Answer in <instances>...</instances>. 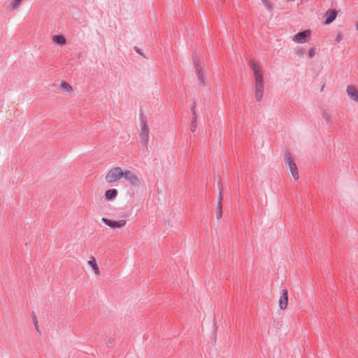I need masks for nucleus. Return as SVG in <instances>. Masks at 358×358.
<instances>
[{"instance_id": "1", "label": "nucleus", "mask_w": 358, "mask_h": 358, "mask_svg": "<svg viewBox=\"0 0 358 358\" xmlns=\"http://www.w3.org/2000/svg\"><path fill=\"white\" fill-rule=\"evenodd\" d=\"M254 78H255V96L257 101L262 100L264 96V78L263 71L260 65L257 63L252 62L250 64Z\"/></svg>"}, {"instance_id": "2", "label": "nucleus", "mask_w": 358, "mask_h": 358, "mask_svg": "<svg viewBox=\"0 0 358 358\" xmlns=\"http://www.w3.org/2000/svg\"><path fill=\"white\" fill-rule=\"evenodd\" d=\"M284 159L285 166L290 171L293 179L297 181L299 178V171L294 158L290 153L287 152L285 155Z\"/></svg>"}, {"instance_id": "3", "label": "nucleus", "mask_w": 358, "mask_h": 358, "mask_svg": "<svg viewBox=\"0 0 358 358\" xmlns=\"http://www.w3.org/2000/svg\"><path fill=\"white\" fill-rule=\"evenodd\" d=\"M124 170L119 166H115L110 169L105 176V180L108 183H113L121 178L123 176Z\"/></svg>"}, {"instance_id": "4", "label": "nucleus", "mask_w": 358, "mask_h": 358, "mask_svg": "<svg viewBox=\"0 0 358 358\" xmlns=\"http://www.w3.org/2000/svg\"><path fill=\"white\" fill-rule=\"evenodd\" d=\"M122 178L134 187H139L142 184V179L141 177L134 171L129 169L124 170Z\"/></svg>"}, {"instance_id": "5", "label": "nucleus", "mask_w": 358, "mask_h": 358, "mask_svg": "<svg viewBox=\"0 0 358 358\" xmlns=\"http://www.w3.org/2000/svg\"><path fill=\"white\" fill-rule=\"evenodd\" d=\"M194 68L199 85L205 86L208 83V78L203 63L194 61Z\"/></svg>"}, {"instance_id": "6", "label": "nucleus", "mask_w": 358, "mask_h": 358, "mask_svg": "<svg viewBox=\"0 0 358 358\" xmlns=\"http://www.w3.org/2000/svg\"><path fill=\"white\" fill-rule=\"evenodd\" d=\"M141 143L147 146L149 142V128L145 122H143L139 134Z\"/></svg>"}, {"instance_id": "7", "label": "nucleus", "mask_w": 358, "mask_h": 358, "mask_svg": "<svg viewBox=\"0 0 358 358\" xmlns=\"http://www.w3.org/2000/svg\"><path fill=\"white\" fill-rule=\"evenodd\" d=\"M310 35L311 31L310 30H305L295 34L292 38V41L296 43H304L308 41Z\"/></svg>"}, {"instance_id": "8", "label": "nucleus", "mask_w": 358, "mask_h": 358, "mask_svg": "<svg viewBox=\"0 0 358 358\" xmlns=\"http://www.w3.org/2000/svg\"><path fill=\"white\" fill-rule=\"evenodd\" d=\"M278 306L280 310H283L287 308L288 306V292L286 289L282 290V295L278 300Z\"/></svg>"}, {"instance_id": "9", "label": "nucleus", "mask_w": 358, "mask_h": 358, "mask_svg": "<svg viewBox=\"0 0 358 358\" xmlns=\"http://www.w3.org/2000/svg\"><path fill=\"white\" fill-rule=\"evenodd\" d=\"M346 92L349 98L358 103V89L354 85H348Z\"/></svg>"}, {"instance_id": "10", "label": "nucleus", "mask_w": 358, "mask_h": 358, "mask_svg": "<svg viewBox=\"0 0 358 358\" xmlns=\"http://www.w3.org/2000/svg\"><path fill=\"white\" fill-rule=\"evenodd\" d=\"M337 11L335 9H329L324 13L325 21L324 24L327 25L331 24L336 17Z\"/></svg>"}, {"instance_id": "11", "label": "nucleus", "mask_w": 358, "mask_h": 358, "mask_svg": "<svg viewBox=\"0 0 358 358\" xmlns=\"http://www.w3.org/2000/svg\"><path fill=\"white\" fill-rule=\"evenodd\" d=\"M87 265L92 269L93 272L96 276L100 275V270L97 264L96 260L94 257H90L87 262Z\"/></svg>"}, {"instance_id": "12", "label": "nucleus", "mask_w": 358, "mask_h": 358, "mask_svg": "<svg viewBox=\"0 0 358 358\" xmlns=\"http://www.w3.org/2000/svg\"><path fill=\"white\" fill-rule=\"evenodd\" d=\"M52 40L54 43L59 45H64L66 43V38L62 34L52 36Z\"/></svg>"}, {"instance_id": "13", "label": "nucleus", "mask_w": 358, "mask_h": 358, "mask_svg": "<svg viewBox=\"0 0 358 358\" xmlns=\"http://www.w3.org/2000/svg\"><path fill=\"white\" fill-rule=\"evenodd\" d=\"M117 190L115 189H110L105 192V198L108 201L115 199L117 196Z\"/></svg>"}, {"instance_id": "14", "label": "nucleus", "mask_w": 358, "mask_h": 358, "mask_svg": "<svg viewBox=\"0 0 358 358\" xmlns=\"http://www.w3.org/2000/svg\"><path fill=\"white\" fill-rule=\"evenodd\" d=\"M59 90L62 92H66L68 94H72L73 92L72 87L66 81H62L60 83Z\"/></svg>"}, {"instance_id": "15", "label": "nucleus", "mask_w": 358, "mask_h": 358, "mask_svg": "<svg viewBox=\"0 0 358 358\" xmlns=\"http://www.w3.org/2000/svg\"><path fill=\"white\" fill-rule=\"evenodd\" d=\"M21 3L22 0H12L8 6V8L12 10H14L21 5Z\"/></svg>"}, {"instance_id": "16", "label": "nucleus", "mask_w": 358, "mask_h": 358, "mask_svg": "<svg viewBox=\"0 0 358 358\" xmlns=\"http://www.w3.org/2000/svg\"><path fill=\"white\" fill-rule=\"evenodd\" d=\"M308 54L310 58H313L316 55V49L314 48H310L308 49Z\"/></svg>"}, {"instance_id": "17", "label": "nucleus", "mask_w": 358, "mask_h": 358, "mask_svg": "<svg viewBox=\"0 0 358 358\" xmlns=\"http://www.w3.org/2000/svg\"><path fill=\"white\" fill-rule=\"evenodd\" d=\"M222 194L221 192H220L219 194V197H218V201H217V209H222Z\"/></svg>"}, {"instance_id": "18", "label": "nucleus", "mask_w": 358, "mask_h": 358, "mask_svg": "<svg viewBox=\"0 0 358 358\" xmlns=\"http://www.w3.org/2000/svg\"><path fill=\"white\" fill-rule=\"evenodd\" d=\"M102 220L106 223V224H119L117 222H110L105 218H103Z\"/></svg>"}, {"instance_id": "19", "label": "nucleus", "mask_w": 358, "mask_h": 358, "mask_svg": "<svg viewBox=\"0 0 358 358\" xmlns=\"http://www.w3.org/2000/svg\"><path fill=\"white\" fill-rule=\"evenodd\" d=\"M222 216V209H218L217 217L220 218Z\"/></svg>"}, {"instance_id": "20", "label": "nucleus", "mask_w": 358, "mask_h": 358, "mask_svg": "<svg viewBox=\"0 0 358 358\" xmlns=\"http://www.w3.org/2000/svg\"><path fill=\"white\" fill-rule=\"evenodd\" d=\"M122 225H113V224L109 225V227H111L112 229H115L116 227H120Z\"/></svg>"}, {"instance_id": "21", "label": "nucleus", "mask_w": 358, "mask_h": 358, "mask_svg": "<svg viewBox=\"0 0 358 358\" xmlns=\"http://www.w3.org/2000/svg\"><path fill=\"white\" fill-rule=\"evenodd\" d=\"M356 29L358 31V22L356 23Z\"/></svg>"}, {"instance_id": "22", "label": "nucleus", "mask_w": 358, "mask_h": 358, "mask_svg": "<svg viewBox=\"0 0 358 358\" xmlns=\"http://www.w3.org/2000/svg\"><path fill=\"white\" fill-rule=\"evenodd\" d=\"M262 1H263L264 3L266 4V0H262Z\"/></svg>"}]
</instances>
